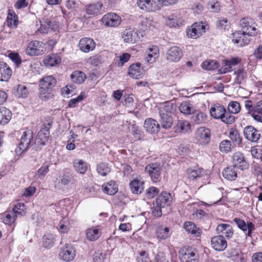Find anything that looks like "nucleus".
<instances>
[{"mask_svg": "<svg viewBox=\"0 0 262 262\" xmlns=\"http://www.w3.org/2000/svg\"><path fill=\"white\" fill-rule=\"evenodd\" d=\"M33 144V133L32 130L29 129L23 130L19 143L15 149L16 155H21L30 145Z\"/></svg>", "mask_w": 262, "mask_h": 262, "instance_id": "obj_1", "label": "nucleus"}, {"mask_svg": "<svg viewBox=\"0 0 262 262\" xmlns=\"http://www.w3.org/2000/svg\"><path fill=\"white\" fill-rule=\"evenodd\" d=\"M142 37L143 35L140 32L130 27L126 28L121 32V38L125 43H137Z\"/></svg>", "mask_w": 262, "mask_h": 262, "instance_id": "obj_2", "label": "nucleus"}, {"mask_svg": "<svg viewBox=\"0 0 262 262\" xmlns=\"http://www.w3.org/2000/svg\"><path fill=\"white\" fill-rule=\"evenodd\" d=\"M45 51V45L42 42L32 40L28 43L26 53L29 56H38L43 54Z\"/></svg>", "mask_w": 262, "mask_h": 262, "instance_id": "obj_3", "label": "nucleus"}, {"mask_svg": "<svg viewBox=\"0 0 262 262\" xmlns=\"http://www.w3.org/2000/svg\"><path fill=\"white\" fill-rule=\"evenodd\" d=\"M102 24L107 27H118L122 22L121 16L114 12L104 14L101 18Z\"/></svg>", "mask_w": 262, "mask_h": 262, "instance_id": "obj_4", "label": "nucleus"}, {"mask_svg": "<svg viewBox=\"0 0 262 262\" xmlns=\"http://www.w3.org/2000/svg\"><path fill=\"white\" fill-rule=\"evenodd\" d=\"M194 138L200 145H206L211 140V131L205 127H200L196 130Z\"/></svg>", "mask_w": 262, "mask_h": 262, "instance_id": "obj_5", "label": "nucleus"}, {"mask_svg": "<svg viewBox=\"0 0 262 262\" xmlns=\"http://www.w3.org/2000/svg\"><path fill=\"white\" fill-rule=\"evenodd\" d=\"M206 26L202 22L195 23L187 29L186 33L189 38L196 39L205 32Z\"/></svg>", "mask_w": 262, "mask_h": 262, "instance_id": "obj_6", "label": "nucleus"}, {"mask_svg": "<svg viewBox=\"0 0 262 262\" xmlns=\"http://www.w3.org/2000/svg\"><path fill=\"white\" fill-rule=\"evenodd\" d=\"M240 25L242 29V32L246 34L247 36H254L257 34L258 30L254 24H252L251 19L244 18L241 20Z\"/></svg>", "mask_w": 262, "mask_h": 262, "instance_id": "obj_7", "label": "nucleus"}, {"mask_svg": "<svg viewBox=\"0 0 262 262\" xmlns=\"http://www.w3.org/2000/svg\"><path fill=\"white\" fill-rule=\"evenodd\" d=\"M76 256V250L71 244H66L61 248L59 253L60 257L64 261H71Z\"/></svg>", "mask_w": 262, "mask_h": 262, "instance_id": "obj_8", "label": "nucleus"}, {"mask_svg": "<svg viewBox=\"0 0 262 262\" xmlns=\"http://www.w3.org/2000/svg\"><path fill=\"white\" fill-rule=\"evenodd\" d=\"M244 135L247 140L252 142H257L261 137L260 131L251 125L244 128Z\"/></svg>", "mask_w": 262, "mask_h": 262, "instance_id": "obj_9", "label": "nucleus"}, {"mask_svg": "<svg viewBox=\"0 0 262 262\" xmlns=\"http://www.w3.org/2000/svg\"><path fill=\"white\" fill-rule=\"evenodd\" d=\"M145 171L150 176L153 182L159 181L161 174V167L157 163H151L145 167Z\"/></svg>", "mask_w": 262, "mask_h": 262, "instance_id": "obj_10", "label": "nucleus"}, {"mask_svg": "<svg viewBox=\"0 0 262 262\" xmlns=\"http://www.w3.org/2000/svg\"><path fill=\"white\" fill-rule=\"evenodd\" d=\"M232 40L235 44L240 47L247 45L250 41V37L247 36L242 31L233 33Z\"/></svg>", "mask_w": 262, "mask_h": 262, "instance_id": "obj_11", "label": "nucleus"}, {"mask_svg": "<svg viewBox=\"0 0 262 262\" xmlns=\"http://www.w3.org/2000/svg\"><path fill=\"white\" fill-rule=\"evenodd\" d=\"M212 247L216 251H224L227 247V242L222 235L214 236L211 239Z\"/></svg>", "mask_w": 262, "mask_h": 262, "instance_id": "obj_12", "label": "nucleus"}, {"mask_svg": "<svg viewBox=\"0 0 262 262\" xmlns=\"http://www.w3.org/2000/svg\"><path fill=\"white\" fill-rule=\"evenodd\" d=\"M79 47L82 52L88 53L94 50L96 47V43L93 39L84 37L79 40Z\"/></svg>", "mask_w": 262, "mask_h": 262, "instance_id": "obj_13", "label": "nucleus"}, {"mask_svg": "<svg viewBox=\"0 0 262 262\" xmlns=\"http://www.w3.org/2000/svg\"><path fill=\"white\" fill-rule=\"evenodd\" d=\"M140 63L138 62L130 66L128 71V75L132 78L138 79L143 77L144 71L141 67Z\"/></svg>", "mask_w": 262, "mask_h": 262, "instance_id": "obj_14", "label": "nucleus"}, {"mask_svg": "<svg viewBox=\"0 0 262 262\" xmlns=\"http://www.w3.org/2000/svg\"><path fill=\"white\" fill-rule=\"evenodd\" d=\"M182 56V50L177 47L170 48L166 53V58L171 62L179 61Z\"/></svg>", "mask_w": 262, "mask_h": 262, "instance_id": "obj_15", "label": "nucleus"}, {"mask_svg": "<svg viewBox=\"0 0 262 262\" xmlns=\"http://www.w3.org/2000/svg\"><path fill=\"white\" fill-rule=\"evenodd\" d=\"M233 166L235 168H239L241 170H244L248 168V164L245 160L243 154L237 152L234 154L233 156Z\"/></svg>", "mask_w": 262, "mask_h": 262, "instance_id": "obj_16", "label": "nucleus"}, {"mask_svg": "<svg viewBox=\"0 0 262 262\" xmlns=\"http://www.w3.org/2000/svg\"><path fill=\"white\" fill-rule=\"evenodd\" d=\"M172 201L171 195L170 193L163 191L158 196L156 200V203L158 206L165 207L169 206Z\"/></svg>", "mask_w": 262, "mask_h": 262, "instance_id": "obj_17", "label": "nucleus"}, {"mask_svg": "<svg viewBox=\"0 0 262 262\" xmlns=\"http://www.w3.org/2000/svg\"><path fill=\"white\" fill-rule=\"evenodd\" d=\"M233 221L239 228L243 231H248L246 234L249 236H251L252 231L254 229V225L252 222H248L246 224L244 220L238 218H234Z\"/></svg>", "mask_w": 262, "mask_h": 262, "instance_id": "obj_18", "label": "nucleus"}, {"mask_svg": "<svg viewBox=\"0 0 262 262\" xmlns=\"http://www.w3.org/2000/svg\"><path fill=\"white\" fill-rule=\"evenodd\" d=\"M146 56L145 60L148 63L154 62L159 57V50L157 46H152L146 51Z\"/></svg>", "mask_w": 262, "mask_h": 262, "instance_id": "obj_19", "label": "nucleus"}, {"mask_svg": "<svg viewBox=\"0 0 262 262\" xmlns=\"http://www.w3.org/2000/svg\"><path fill=\"white\" fill-rule=\"evenodd\" d=\"M216 231L219 235L225 236L227 239L231 238L233 235L232 228L228 224H219L216 227Z\"/></svg>", "mask_w": 262, "mask_h": 262, "instance_id": "obj_20", "label": "nucleus"}, {"mask_svg": "<svg viewBox=\"0 0 262 262\" xmlns=\"http://www.w3.org/2000/svg\"><path fill=\"white\" fill-rule=\"evenodd\" d=\"M73 167L75 171L80 174H85L88 170L89 164L82 159H76L73 162Z\"/></svg>", "mask_w": 262, "mask_h": 262, "instance_id": "obj_21", "label": "nucleus"}, {"mask_svg": "<svg viewBox=\"0 0 262 262\" xmlns=\"http://www.w3.org/2000/svg\"><path fill=\"white\" fill-rule=\"evenodd\" d=\"M12 70L5 62L0 61V81H7L11 77Z\"/></svg>", "mask_w": 262, "mask_h": 262, "instance_id": "obj_22", "label": "nucleus"}, {"mask_svg": "<svg viewBox=\"0 0 262 262\" xmlns=\"http://www.w3.org/2000/svg\"><path fill=\"white\" fill-rule=\"evenodd\" d=\"M56 84V79L52 76L43 77L39 81V88L53 90V88Z\"/></svg>", "mask_w": 262, "mask_h": 262, "instance_id": "obj_23", "label": "nucleus"}, {"mask_svg": "<svg viewBox=\"0 0 262 262\" xmlns=\"http://www.w3.org/2000/svg\"><path fill=\"white\" fill-rule=\"evenodd\" d=\"M180 260L181 262H198V255L190 250H186L181 252Z\"/></svg>", "mask_w": 262, "mask_h": 262, "instance_id": "obj_24", "label": "nucleus"}, {"mask_svg": "<svg viewBox=\"0 0 262 262\" xmlns=\"http://www.w3.org/2000/svg\"><path fill=\"white\" fill-rule=\"evenodd\" d=\"M226 112L224 106L220 104L213 105L210 109L211 116L216 119H221Z\"/></svg>", "mask_w": 262, "mask_h": 262, "instance_id": "obj_25", "label": "nucleus"}, {"mask_svg": "<svg viewBox=\"0 0 262 262\" xmlns=\"http://www.w3.org/2000/svg\"><path fill=\"white\" fill-rule=\"evenodd\" d=\"M51 21L48 18H42L36 22L37 31L40 33H47L50 30Z\"/></svg>", "mask_w": 262, "mask_h": 262, "instance_id": "obj_26", "label": "nucleus"}, {"mask_svg": "<svg viewBox=\"0 0 262 262\" xmlns=\"http://www.w3.org/2000/svg\"><path fill=\"white\" fill-rule=\"evenodd\" d=\"M144 127L147 132L152 134L158 132L159 124L156 120L148 118L145 120Z\"/></svg>", "mask_w": 262, "mask_h": 262, "instance_id": "obj_27", "label": "nucleus"}, {"mask_svg": "<svg viewBox=\"0 0 262 262\" xmlns=\"http://www.w3.org/2000/svg\"><path fill=\"white\" fill-rule=\"evenodd\" d=\"M130 190L133 193L139 194L144 190V182L141 180L136 179L130 183Z\"/></svg>", "mask_w": 262, "mask_h": 262, "instance_id": "obj_28", "label": "nucleus"}, {"mask_svg": "<svg viewBox=\"0 0 262 262\" xmlns=\"http://www.w3.org/2000/svg\"><path fill=\"white\" fill-rule=\"evenodd\" d=\"M137 4L139 8L146 12H151L155 10L153 0H137Z\"/></svg>", "mask_w": 262, "mask_h": 262, "instance_id": "obj_29", "label": "nucleus"}, {"mask_svg": "<svg viewBox=\"0 0 262 262\" xmlns=\"http://www.w3.org/2000/svg\"><path fill=\"white\" fill-rule=\"evenodd\" d=\"M177 108V106L172 101H167L161 104L159 106V114L162 112L163 114L174 113Z\"/></svg>", "mask_w": 262, "mask_h": 262, "instance_id": "obj_30", "label": "nucleus"}, {"mask_svg": "<svg viewBox=\"0 0 262 262\" xmlns=\"http://www.w3.org/2000/svg\"><path fill=\"white\" fill-rule=\"evenodd\" d=\"M86 237L90 241H96L101 236V229L95 227L88 229L85 232Z\"/></svg>", "mask_w": 262, "mask_h": 262, "instance_id": "obj_31", "label": "nucleus"}, {"mask_svg": "<svg viewBox=\"0 0 262 262\" xmlns=\"http://www.w3.org/2000/svg\"><path fill=\"white\" fill-rule=\"evenodd\" d=\"M222 174L225 179L229 181H234L237 178V168L230 166L225 168Z\"/></svg>", "mask_w": 262, "mask_h": 262, "instance_id": "obj_32", "label": "nucleus"}, {"mask_svg": "<svg viewBox=\"0 0 262 262\" xmlns=\"http://www.w3.org/2000/svg\"><path fill=\"white\" fill-rule=\"evenodd\" d=\"M156 233L157 238L161 240L167 238L171 234L169 228L163 225L157 227Z\"/></svg>", "mask_w": 262, "mask_h": 262, "instance_id": "obj_33", "label": "nucleus"}, {"mask_svg": "<svg viewBox=\"0 0 262 262\" xmlns=\"http://www.w3.org/2000/svg\"><path fill=\"white\" fill-rule=\"evenodd\" d=\"M14 95L18 98H26L29 94L27 87L24 84H18L13 89Z\"/></svg>", "mask_w": 262, "mask_h": 262, "instance_id": "obj_34", "label": "nucleus"}, {"mask_svg": "<svg viewBox=\"0 0 262 262\" xmlns=\"http://www.w3.org/2000/svg\"><path fill=\"white\" fill-rule=\"evenodd\" d=\"M12 114L11 111L5 107H0V125H4L7 124L11 120Z\"/></svg>", "mask_w": 262, "mask_h": 262, "instance_id": "obj_35", "label": "nucleus"}, {"mask_svg": "<svg viewBox=\"0 0 262 262\" xmlns=\"http://www.w3.org/2000/svg\"><path fill=\"white\" fill-rule=\"evenodd\" d=\"M102 188L104 193L109 195H113L118 191V186L114 181L103 184Z\"/></svg>", "mask_w": 262, "mask_h": 262, "instance_id": "obj_36", "label": "nucleus"}, {"mask_svg": "<svg viewBox=\"0 0 262 262\" xmlns=\"http://www.w3.org/2000/svg\"><path fill=\"white\" fill-rule=\"evenodd\" d=\"M160 116V122L162 127L168 129L171 127L173 124L172 117L167 114H163L162 112L159 114Z\"/></svg>", "mask_w": 262, "mask_h": 262, "instance_id": "obj_37", "label": "nucleus"}, {"mask_svg": "<svg viewBox=\"0 0 262 262\" xmlns=\"http://www.w3.org/2000/svg\"><path fill=\"white\" fill-rule=\"evenodd\" d=\"M184 227L187 232L191 233L194 237H198L201 234V230L191 222H186Z\"/></svg>", "mask_w": 262, "mask_h": 262, "instance_id": "obj_38", "label": "nucleus"}, {"mask_svg": "<svg viewBox=\"0 0 262 262\" xmlns=\"http://www.w3.org/2000/svg\"><path fill=\"white\" fill-rule=\"evenodd\" d=\"M190 124L188 121L179 120L175 126L177 133H186L190 129Z\"/></svg>", "mask_w": 262, "mask_h": 262, "instance_id": "obj_39", "label": "nucleus"}, {"mask_svg": "<svg viewBox=\"0 0 262 262\" xmlns=\"http://www.w3.org/2000/svg\"><path fill=\"white\" fill-rule=\"evenodd\" d=\"M61 62V58L58 54H51L44 59V63L47 67H54Z\"/></svg>", "mask_w": 262, "mask_h": 262, "instance_id": "obj_40", "label": "nucleus"}, {"mask_svg": "<svg viewBox=\"0 0 262 262\" xmlns=\"http://www.w3.org/2000/svg\"><path fill=\"white\" fill-rule=\"evenodd\" d=\"M39 92L38 96L39 98L42 101H48L51 99H52L54 96L53 90L39 88Z\"/></svg>", "mask_w": 262, "mask_h": 262, "instance_id": "obj_41", "label": "nucleus"}, {"mask_svg": "<svg viewBox=\"0 0 262 262\" xmlns=\"http://www.w3.org/2000/svg\"><path fill=\"white\" fill-rule=\"evenodd\" d=\"M102 7V4L100 2L88 5L86 7V12L89 15H97L100 13Z\"/></svg>", "mask_w": 262, "mask_h": 262, "instance_id": "obj_42", "label": "nucleus"}, {"mask_svg": "<svg viewBox=\"0 0 262 262\" xmlns=\"http://www.w3.org/2000/svg\"><path fill=\"white\" fill-rule=\"evenodd\" d=\"M240 61V59L238 57H233L230 59L224 60L225 66L226 67L223 69V71L221 70V73H226L231 71L232 68L231 66L236 65Z\"/></svg>", "mask_w": 262, "mask_h": 262, "instance_id": "obj_43", "label": "nucleus"}, {"mask_svg": "<svg viewBox=\"0 0 262 262\" xmlns=\"http://www.w3.org/2000/svg\"><path fill=\"white\" fill-rule=\"evenodd\" d=\"M96 170L99 175L104 177L111 171V168L107 163L101 162L97 165Z\"/></svg>", "mask_w": 262, "mask_h": 262, "instance_id": "obj_44", "label": "nucleus"}, {"mask_svg": "<svg viewBox=\"0 0 262 262\" xmlns=\"http://www.w3.org/2000/svg\"><path fill=\"white\" fill-rule=\"evenodd\" d=\"M71 78L73 82L80 84L85 80L86 76L82 72L76 71L72 73Z\"/></svg>", "mask_w": 262, "mask_h": 262, "instance_id": "obj_45", "label": "nucleus"}, {"mask_svg": "<svg viewBox=\"0 0 262 262\" xmlns=\"http://www.w3.org/2000/svg\"><path fill=\"white\" fill-rule=\"evenodd\" d=\"M229 136L234 145H239L241 144L242 138L236 129L232 128L230 130Z\"/></svg>", "mask_w": 262, "mask_h": 262, "instance_id": "obj_46", "label": "nucleus"}, {"mask_svg": "<svg viewBox=\"0 0 262 262\" xmlns=\"http://www.w3.org/2000/svg\"><path fill=\"white\" fill-rule=\"evenodd\" d=\"M141 27L144 31L152 30L155 27V22L151 19L144 18L141 21Z\"/></svg>", "mask_w": 262, "mask_h": 262, "instance_id": "obj_47", "label": "nucleus"}, {"mask_svg": "<svg viewBox=\"0 0 262 262\" xmlns=\"http://www.w3.org/2000/svg\"><path fill=\"white\" fill-rule=\"evenodd\" d=\"M180 112L184 114H190L193 112L192 104L190 101L182 102L179 107Z\"/></svg>", "mask_w": 262, "mask_h": 262, "instance_id": "obj_48", "label": "nucleus"}, {"mask_svg": "<svg viewBox=\"0 0 262 262\" xmlns=\"http://www.w3.org/2000/svg\"><path fill=\"white\" fill-rule=\"evenodd\" d=\"M124 101L122 103L124 105L127 107L134 110L136 107V103L135 102L134 96L133 95H125L123 96Z\"/></svg>", "mask_w": 262, "mask_h": 262, "instance_id": "obj_49", "label": "nucleus"}, {"mask_svg": "<svg viewBox=\"0 0 262 262\" xmlns=\"http://www.w3.org/2000/svg\"><path fill=\"white\" fill-rule=\"evenodd\" d=\"M12 212L16 216L17 215L23 216L26 213V207L23 203H18L13 208Z\"/></svg>", "mask_w": 262, "mask_h": 262, "instance_id": "obj_50", "label": "nucleus"}, {"mask_svg": "<svg viewBox=\"0 0 262 262\" xmlns=\"http://www.w3.org/2000/svg\"><path fill=\"white\" fill-rule=\"evenodd\" d=\"M188 178L190 180H194L201 177L203 174V170L199 168H189L187 170Z\"/></svg>", "mask_w": 262, "mask_h": 262, "instance_id": "obj_51", "label": "nucleus"}, {"mask_svg": "<svg viewBox=\"0 0 262 262\" xmlns=\"http://www.w3.org/2000/svg\"><path fill=\"white\" fill-rule=\"evenodd\" d=\"M235 82L241 84L246 77V72L243 69H238L234 72Z\"/></svg>", "mask_w": 262, "mask_h": 262, "instance_id": "obj_52", "label": "nucleus"}, {"mask_svg": "<svg viewBox=\"0 0 262 262\" xmlns=\"http://www.w3.org/2000/svg\"><path fill=\"white\" fill-rule=\"evenodd\" d=\"M54 237L51 234H45L43 237V245L46 248H50L54 244Z\"/></svg>", "mask_w": 262, "mask_h": 262, "instance_id": "obj_53", "label": "nucleus"}, {"mask_svg": "<svg viewBox=\"0 0 262 262\" xmlns=\"http://www.w3.org/2000/svg\"><path fill=\"white\" fill-rule=\"evenodd\" d=\"M201 67L206 70H214L217 68L218 63L215 60H206L202 63Z\"/></svg>", "mask_w": 262, "mask_h": 262, "instance_id": "obj_54", "label": "nucleus"}, {"mask_svg": "<svg viewBox=\"0 0 262 262\" xmlns=\"http://www.w3.org/2000/svg\"><path fill=\"white\" fill-rule=\"evenodd\" d=\"M49 132L46 128H42L37 134V140H40V144L42 145L45 144V142L47 141V139L49 137Z\"/></svg>", "mask_w": 262, "mask_h": 262, "instance_id": "obj_55", "label": "nucleus"}, {"mask_svg": "<svg viewBox=\"0 0 262 262\" xmlns=\"http://www.w3.org/2000/svg\"><path fill=\"white\" fill-rule=\"evenodd\" d=\"M192 118L195 123L200 124L205 123L207 121V116L203 112H199L196 113Z\"/></svg>", "mask_w": 262, "mask_h": 262, "instance_id": "obj_56", "label": "nucleus"}, {"mask_svg": "<svg viewBox=\"0 0 262 262\" xmlns=\"http://www.w3.org/2000/svg\"><path fill=\"white\" fill-rule=\"evenodd\" d=\"M7 22L9 27H16L17 23L16 15L13 11L9 10L7 17Z\"/></svg>", "mask_w": 262, "mask_h": 262, "instance_id": "obj_57", "label": "nucleus"}, {"mask_svg": "<svg viewBox=\"0 0 262 262\" xmlns=\"http://www.w3.org/2000/svg\"><path fill=\"white\" fill-rule=\"evenodd\" d=\"M48 171L49 165L47 164H43L37 171L35 173V176L40 180H43Z\"/></svg>", "mask_w": 262, "mask_h": 262, "instance_id": "obj_58", "label": "nucleus"}, {"mask_svg": "<svg viewBox=\"0 0 262 262\" xmlns=\"http://www.w3.org/2000/svg\"><path fill=\"white\" fill-rule=\"evenodd\" d=\"M228 110L232 114H237L241 111L240 104L237 101H231L228 104Z\"/></svg>", "mask_w": 262, "mask_h": 262, "instance_id": "obj_59", "label": "nucleus"}, {"mask_svg": "<svg viewBox=\"0 0 262 262\" xmlns=\"http://www.w3.org/2000/svg\"><path fill=\"white\" fill-rule=\"evenodd\" d=\"M15 215L14 212H7L4 214L3 221V222L7 225H11L13 223L15 220Z\"/></svg>", "mask_w": 262, "mask_h": 262, "instance_id": "obj_60", "label": "nucleus"}, {"mask_svg": "<svg viewBox=\"0 0 262 262\" xmlns=\"http://www.w3.org/2000/svg\"><path fill=\"white\" fill-rule=\"evenodd\" d=\"M85 97L84 94L83 93H81L76 98L72 99L70 100L68 103V106L70 108L75 107L79 102L83 100Z\"/></svg>", "mask_w": 262, "mask_h": 262, "instance_id": "obj_61", "label": "nucleus"}, {"mask_svg": "<svg viewBox=\"0 0 262 262\" xmlns=\"http://www.w3.org/2000/svg\"><path fill=\"white\" fill-rule=\"evenodd\" d=\"M231 143L229 140H223L220 144V150L223 152L227 153L230 151Z\"/></svg>", "mask_w": 262, "mask_h": 262, "instance_id": "obj_62", "label": "nucleus"}, {"mask_svg": "<svg viewBox=\"0 0 262 262\" xmlns=\"http://www.w3.org/2000/svg\"><path fill=\"white\" fill-rule=\"evenodd\" d=\"M93 261L94 262H107L106 254L100 251L95 252L93 257Z\"/></svg>", "mask_w": 262, "mask_h": 262, "instance_id": "obj_63", "label": "nucleus"}, {"mask_svg": "<svg viewBox=\"0 0 262 262\" xmlns=\"http://www.w3.org/2000/svg\"><path fill=\"white\" fill-rule=\"evenodd\" d=\"M60 183L63 185H69L75 183V179L70 175H63L60 179Z\"/></svg>", "mask_w": 262, "mask_h": 262, "instance_id": "obj_64", "label": "nucleus"}]
</instances>
